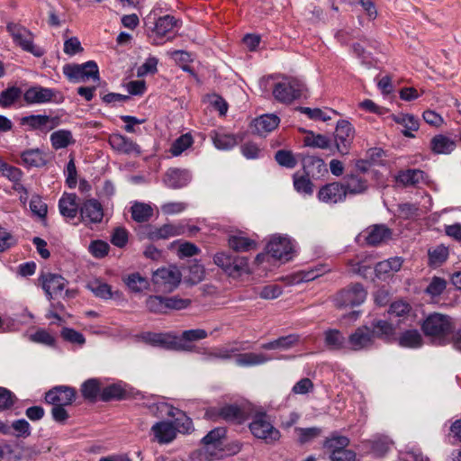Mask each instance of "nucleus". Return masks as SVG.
<instances>
[{
    "label": "nucleus",
    "instance_id": "2eb2a0df",
    "mask_svg": "<svg viewBox=\"0 0 461 461\" xmlns=\"http://www.w3.org/2000/svg\"><path fill=\"white\" fill-rule=\"evenodd\" d=\"M80 221L86 225L99 223L104 217L102 204L96 199H88L79 207Z\"/></svg>",
    "mask_w": 461,
    "mask_h": 461
},
{
    "label": "nucleus",
    "instance_id": "7c9ffc66",
    "mask_svg": "<svg viewBox=\"0 0 461 461\" xmlns=\"http://www.w3.org/2000/svg\"><path fill=\"white\" fill-rule=\"evenodd\" d=\"M273 358L263 353H243L239 354L236 357V364L240 366H253L263 365Z\"/></svg>",
    "mask_w": 461,
    "mask_h": 461
},
{
    "label": "nucleus",
    "instance_id": "c85d7f7f",
    "mask_svg": "<svg viewBox=\"0 0 461 461\" xmlns=\"http://www.w3.org/2000/svg\"><path fill=\"white\" fill-rule=\"evenodd\" d=\"M391 118L397 124L402 125L404 129L402 131V134L408 138H413L414 134L412 131L419 130V120L412 114L409 113H399L392 114Z\"/></svg>",
    "mask_w": 461,
    "mask_h": 461
},
{
    "label": "nucleus",
    "instance_id": "dca6fc26",
    "mask_svg": "<svg viewBox=\"0 0 461 461\" xmlns=\"http://www.w3.org/2000/svg\"><path fill=\"white\" fill-rule=\"evenodd\" d=\"M39 280L49 300L60 294L67 285V281L60 275L49 272L42 273Z\"/></svg>",
    "mask_w": 461,
    "mask_h": 461
},
{
    "label": "nucleus",
    "instance_id": "f257e3e1",
    "mask_svg": "<svg viewBox=\"0 0 461 461\" xmlns=\"http://www.w3.org/2000/svg\"><path fill=\"white\" fill-rule=\"evenodd\" d=\"M454 324L449 316L432 313L422 323L424 334L438 345H445L450 341Z\"/></svg>",
    "mask_w": 461,
    "mask_h": 461
},
{
    "label": "nucleus",
    "instance_id": "0e129e2a",
    "mask_svg": "<svg viewBox=\"0 0 461 461\" xmlns=\"http://www.w3.org/2000/svg\"><path fill=\"white\" fill-rule=\"evenodd\" d=\"M30 209L35 215L41 219L45 218L48 212L47 204L38 195L32 197L30 202Z\"/></svg>",
    "mask_w": 461,
    "mask_h": 461
},
{
    "label": "nucleus",
    "instance_id": "a211bd4d",
    "mask_svg": "<svg viewBox=\"0 0 461 461\" xmlns=\"http://www.w3.org/2000/svg\"><path fill=\"white\" fill-rule=\"evenodd\" d=\"M108 141L112 149L118 153L135 156L141 153L140 147L124 135L113 133L110 135Z\"/></svg>",
    "mask_w": 461,
    "mask_h": 461
},
{
    "label": "nucleus",
    "instance_id": "473e14b6",
    "mask_svg": "<svg viewBox=\"0 0 461 461\" xmlns=\"http://www.w3.org/2000/svg\"><path fill=\"white\" fill-rule=\"evenodd\" d=\"M363 443L370 446L372 452L377 457L384 456L392 446L390 438L382 435H375L372 439L364 441Z\"/></svg>",
    "mask_w": 461,
    "mask_h": 461
},
{
    "label": "nucleus",
    "instance_id": "cd10ccee",
    "mask_svg": "<svg viewBox=\"0 0 461 461\" xmlns=\"http://www.w3.org/2000/svg\"><path fill=\"white\" fill-rule=\"evenodd\" d=\"M456 148V139L438 134L430 140V149L436 154H450Z\"/></svg>",
    "mask_w": 461,
    "mask_h": 461
},
{
    "label": "nucleus",
    "instance_id": "49530a36",
    "mask_svg": "<svg viewBox=\"0 0 461 461\" xmlns=\"http://www.w3.org/2000/svg\"><path fill=\"white\" fill-rule=\"evenodd\" d=\"M22 96V90L18 86H10L0 92V106L8 108L17 102Z\"/></svg>",
    "mask_w": 461,
    "mask_h": 461
},
{
    "label": "nucleus",
    "instance_id": "3c124183",
    "mask_svg": "<svg viewBox=\"0 0 461 461\" xmlns=\"http://www.w3.org/2000/svg\"><path fill=\"white\" fill-rule=\"evenodd\" d=\"M193 143L194 140L190 133L183 134L173 142L170 148V153L174 157H177L190 148Z\"/></svg>",
    "mask_w": 461,
    "mask_h": 461
},
{
    "label": "nucleus",
    "instance_id": "1a4fd4ad",
    "mask_svg": "<svg viewBox=\"0 0 461 461\" xmlns=\"http://www.w3.org/2000/svg\"><path fill=\"white\" fill-rule=\"evenodd\" d=\"M366 297V292L363 285L355 284L342 290L336 296V303L339 307H353L361 304Z\"/></svg>",
    "mask_w": 461,
    "mask_h": 461
},
{
    "label": "nucleus",
    "instance_id": "9d476101",
    "mask_svg": "<svg viewBox=\"0 0 461 461\" xmlns=\"http://www.w3.org/2000/svg\"><path fill=\"white\" fill-rule=\"evenodd\" d=\"M335 143L337 150L341 155H347L349 152L354 140V128L348 121H339L335 131Z\"/></svg>",
    "mask_w": 461,
    "mask_h": 461
},
{
    "label": "nucleus",
    "instance_id": "37998d69",
    "mask_svg": "<svg viewBox=\"0 0 461 461\" xmlns=\"http://www.w3.org/2000/svg\"><path fill=\"white\" fill-rule=\"evenodd\" d=\"M51 145L55 149L67 148L74 142L72 133L67 130L56 131L50 135Z\"/></svg>",
    "mask_w": 461,
    "mask_h": 461
},
{
    "label": "nucleus",
    "instance_id": "79ce46f5",
    "mask_svg": "<svg viewBox=\"0 0 461 461\" xmlns=\"http://www.w3.org/2000/svg\"><path fill=\"white\" fill-rule=\"evenodd\" d=\"M226 436V429L223 427H218L212 429L207 435H205L202 443L209 447L218 448L222 445V439Z\"/></svg>",
    "mask_w": 461,
    "mask_h": 461
},
{
    "label": "nucleus",
    "instance_id": "a19ab883",
    "mask_svg": "<svg viewBox=\"0 0 461 461\" xmlns=\"http://www.w3.org/2000/svg\"><path fill=\"white\" fill-rule=\"evenodd\" d=\"M229 246L235 251H249L256 248V241L240 234L231 235L229 238Z\"/></svg>",
    "mask_w": 461,
    "mask_h": 461
},
{
    "label": "nucleus",
    "instance_id": "4d7b16f0",
    "mask_svg": "<svg viewBox=\"0 0 461 461\" xmlns=\"http://www.w3.org/2000/svg\"><path fill=\"white\" fill-rule=\"evenodd\" d=\"M166 309L168 311H179L186 309L191 304V300L188 298H182L178 295L166 297Z\"/></svg>",
    "mask_w": 461,
    "mask_h": 461
},
{
    "label": "nucleus",
    "instance_id": "7ed1b4c3",
    "mask_svg": "<svg viewBox=\"0 0 461 461\" xmlns=\"http://www.w3.org/2000/svg\"><path fill=\"white\" fill-rule=\"evenodd\" d=\"M267 254L262 253L256 257V262L258 264L263 263L269 255L273 258L284 262L290 260L292 258L294 245L288 237L275 235L267 243Z\"/></svg>",
    "mask_w": 461,
    "mask_h": 461
},
{
    "label": "nucleus",
    "instance_id": "052dcab7",
    "mask_svg": "<svg viewBox=\"0 0 461 461\" xmlns=\"http://www.w3.org/2000/svg\"><path fill=\"white\" fill-rule=\"evenodd\" d=\"M204 276L205 270L203 265L195 261L189 266L187 281L192 285H195L203 281Z\"/></svg>",
    "mask_w": 461,
    "mask_h": 461
},
{
    "label": "nucleus",
    "instance_id": "e2e57ef3",
    "mask_svg": "<svg viewBox=\"0 0 461 461\" xmlns=\"http://www.w3.org/2000/svg\"><path fill=\"white\" fill-rule=\"evenodd\" d=\"M304 143L309 147L326 149L330 146V139L321 134L311 133L305 137Z\"/></svg>",
    "mask_w": 461,
    "mask_h": 461
},
{
    "label": "nucleus",
    "instance_id": "72a5a7b5",
    "mask_svg": "<svg viewBox=\"0 0 461 461\" xmlns=\"http://www.w3.org/2000/svg\"><path fill=\"white\" fill-rule=\"evenodd\" d=\"M153 208L150 204L134 202L131 208V217L137 222L148 221L153 216Z\"/></svg>",
    "mask_w": 461,
    "mask_h": 461
},
{
    "label": "nucleus",
    "instance_id": "ddd939ff",
    "mask_svg": "<svg viewBox=\"0 0 461 461\" xmlns=\"http://www.w3.org/2000/svg\"><path fill=\"white\" fill-rule=\"evenodd\" d=\"M77 392L73 387L59 385L48 391L45 401L51 405L68 406L76 399Z\"/></svg>",
    "mask_w": 461,
    "mask_h": 461
},
{
    "label": "nucleus",
    "instance_id": "6e6d98bb",
    "mask_svg": "<svg viewBox=\"0 0 461 461\" xmlns=\"http://www.w3.org/2000/svg\"><path fill=\"white\" fill-rule=\"evenodd\" d=\"M143 339L148 343L153 346H159L163 348H170L172 341L170 337L167 334L162 333H152L149 332L143 335Z\"/></svg>",
    "mask_w": 461,
    "mask_h": 461
},
{
    "label": "nucleus",
    "instance_id": "680f3d73",
    "mask_svg": "<svg viewBox=\"0 0 461 461\" xmlns=\"http://www.w3.org/2000/svg\"><path fill=\"white\" fill-rule=\"evenodd\" d=\"M295 432L297 434L298 440L300 441V443L305 444V443L312 441L318 436H320L321 429L316 428V427L306 428V429L296 428Z\"/></svg>",
    "mask_w": 461,
    "mask_h": 461
},
{
    "label": "nucleus",
    "instance_id": "6ab92c4d",
    "mask_svg": "<svg viewBox=\"0 0 461 461\" xmlns=\"http://www.w3.org/2000/svg\"><path fill=\"white\" fill-rule=\"evenodd\" d=\"M392 231L385 225H374L358 236V240H364L368 245L376 246L390 240Z\"/></svg>",
    "mask_w": 461,
    "mask_h": 461
},
{
    "label": "nucleus",
    "instance_id": "f704fd0d",
    "mask_svg": "<svg viewBox=\"0 0 461 461\" xmlns=\"http://www.w3.org/2000/svg\"><path fill=\"white\" fill-rule=\"evenodd\" d=\"M101 383L96 378L88 379L81 385L83 397L92 402H95L99 395L101 396Z\"/></svg>",
    "mask_w": 461,
    "mask_h": 461
},
{
    "label": "nucleus",
    "instance_id": "4468645a",
    "mask_svg": "<svg viewBox=\"0 0 461 461\" xmlns=\"http://www.w3.org/2000/svg\"><path fill=\"white\" fill-rule=\"evenodd\" d=\"M374 343V332L367 326H361L352 332L348 339V349L359 351L369 348Z\"/></svg>",
    "mask_w": 461,
    "mask_h": 461
},
{
    "label": "nucleus",
    "instance_id": "13d9d810",
    "mask_svg": "<svg viewBox=\"0 0 461 461\" xmlns=\"http://www.w3.org/2000/svg\"><path fill=\"white\" fill-rule=\"evenodd\" d=\"M276 161L284 167L294 168L297 165V160L290 150L280 149L275 155Z\"/></svg>",
    "mask_w": 461,
    "mask_h": 461
},
{
    "label": "nucleus",
    "instance_id": "774afa93",
    "mask_svg": "<svg viewBox=\"0 0 461 461\" xmlns=\"http://www.w3.org/2000/svg\"><path fill=\"white\" fill-rule=\"evenodd\" d=\"M331 461H357V455L353 450L346 447L340 451H334L330 455Z\"/></svg>",
    "mask_w": 461,
    "mask_h": 461
},
{
    "label": "nucleus",
    "instance_id": "69168bd1",
    "mask_svg": "<svg viewBox=\"0 0 461 461\" xmlns=\"http://www.w3.org/2000/svg\"><path fill=\"white\" fill-rule=\"evenodd\" d=\"M62 338L73 344L83 345L86 342L85 337L82 333L70 329V328H63L61 330Z\"/></svg>",
    "mask_w": 461,
    "mask_h": 461
},
{
    "label": "nucleus",
    "instance_id": "a878e982",
    "mask_svg": "<svg viewBox=\"0 0 461 461\" xmlns=\"http://www.w3.org/2000/svg\"><path fill=\"white\" fill-rule=\"evenodd\" d=\"M79 207L75 194H64L59 201V212L67 221L76 218Z\"/></svg>",
    "mask_w": 461,
    "mask_h": 461
},
{
    "label": "nucleus",
    "instance_id": "f03ea898",
    "mask_svg": "<svg viewBox=\"0 0 461 461\" xmlns=\"http://www.w3.org/2000/svg\"><path fill=\"white\" fill-rule=\"evenodd\" d=\"M249 427L255 438L267 444L278 441L281 437L280 431L274 427L270 417L265 411H255Z\"/></svg>",
    "mask_w": 461,
    "mask_h": 461
},
{
    "label": "nucleus",
    "instance_id": "6e6552de",
    "mask_svg": "<svg viewBox=\"0 0 461 461\" xmlns=\"http://www.w3.org/2000/svg\"><path fill=\"white\" fill-rule=\"evenodd\" d=\"M182 274L180 270L175 267L158 268L154 274L152 280L158 289L164 292H171L181 282Z\"/></svg>",
    "mask_w": 461,
    "mask_h": 461
},
{
    "label": "nucleus",
    "instance_id": "bf43d9fd",
    "mask_svg": "<svg viewBox=\"0 0 461 461\" xmlns=\"http://www.w3.org/2000/svg\"><path fill=\"white\" fill-rule=\"evenodd\" d=\"M300 111L308 115V117L310 119H312V120H320V121H323V122H326V121H329L331 119V116L329 114V113H333V114H336V111L334 110H328V111H323L321 109H319V108H309V107H301L300 108Z\"/></svg>",
    "mask_w": 461,
    "mask_h": 461
},
{
    "label": "nucleus",
    "instance_id": "aec40b11",
    "mask_svg": "<svg viewBox=\"0 0 461 461\" xmlns=\"http://www.w3.org/2000/svg\"><path fill=\"white\" fill-rule=\"evenodd\" d=\"M318 198L326 203H337L345 200L346 194L342 184L333 182L323 185L318 192Z\"/></svg>",
    "mask_w": 461,
    "mask_h": 461
},
{
    "label": "nucleus",
    "instance_id": "9b49d317",
    "mask_svg": "<svg viewBox=\"0 0 461 461\" xmlns=\"http://www.w3.org/2000/svg\"><path fill=\"white\" fill-rule=\"evenodd\" d=\"M303 85L298 80L277 83L273 90L275 98L282 103L289 104L301 96Z\"/></svg>",
    "mask_w": 461,
    "mask_h": 461
},
{
    "label": "nucleus",
    "instance_id": "58836bf2",
    "mask_svg": "<svg viewBox=\"0 0 461 461\" xmlns=\"http://www.w3.org/2000/svg\"><path fill=\"white\" fill-rule=\"evenodd\" d=\"M298 342V336L291 334L288 336L281 337L276 340L264 343L260 346L261 348L271 349H288Z\"/></svg>",
    "mask_w": 461,
    "mask_h": 461
},
{
    "label": "nucleus",
    "instance_id": "c03bdc74",
    "mask_svg": "<svg viewBox=\"0 0 461 461\" xmlns=\"http://www.w3.org/2000/svg\"><path fill=\"white\" fill-rule=\"evenodd\" d=\"M124 281L128 288L134 293H140L147 290L149 286V280L146 277L141 276L139 273L130 274Z\"/></svg>",
    "mask_w": 461,
    "mask_h": 461
},
{
    "label": "nucleus",
    "instance_id": "a18cd8bd",
    "mask_svg": "<svg viewBox=\"0 0 461 461\" xmlns=\"http://www.w3.org/2000/svg\"><path fill=\"white\" fill-rule=\"evenodd\" d=\"M86 287L96 296L102 299H110L113 295L111 286L101 281L94 279L87 283Z\"/></svg>",
    "mask_w": 461,
    "mask_h": 461
},
{
    "label": "nucleus",
    "instance_id": "5701e85b",
    "mask_svg": "<svg viewBox=\"0 0 461 461\" xmlns=\"http://www.w3.org/2000/svg\"><path fill=\"white\" fill-rule=\"evenodd\" d=\"M155 439L160 444H167L176 437V429L169 421H158L151 427Z\"/></svg>",
    "mask_w": 461,
    "mask_h": 461
},
{
    "label": "nucleus",
    "instance_id": "09e8293b",
    "mask_svg": "<svg viewBox=\"0 0 461 461\" xmlns=\"http://www.w3.org/2000/svg\"><path fill=\"white\" fill-rule=\"evenodd\" d=\"M348 445V438L335 433L327 438L323 443V447L327 448L330 454L334 451H340L347 447Z\"/></svg>",
    "mask_w": 461,
    "mask_h": 461
},
{
    "label": "nucleus",
    "instance_id": "bb28decb",
    "mask_svg": "<svg viewBox=\"0 0 461 461\" xmlns=\"http://www.w3.org/2000/svg\"><path fill=\"white\" fill-rule=\"evenodd\" d=\"M342 186L344 187L346 195L348 194H359L367 190L368 184L366 179L358 174H348L344 177Z\"/></svg>",
    "mask_w": 461,
    "mask_h": 461
},
{
    "label": "nucleus",
    "instance_id": "603ef678",
    "mask_svg": "<svg viewBox=\"0 0 461 461\" xmlns=\"http://www.w3.org/2000/svg\"><path fill=\"white\" fill-rule=\"evenodd\" d=\"M125 390L120 384H112L104 388L101 391V399L104 402L111 400H118L123 397Z\"/></svg>",
    "mask_w": 461,
    "mask_h": 461
},
{
    "label": "nucleus",
    "instance_id": "393cba45",
    "mask_svg": "<svg viewBox=\"0 0 461 461\" xmlns=\"http://www.w3.org/2000/svg\"><path fill=\"white\" fill-rule=\"evenodd\" d=\"M328 271L329 269H327L326 267L319 266L309 270H303L298 273L293 274L291 276H286L285 279L286 280L288 285H294L303 282L312 281Z\"/></svg>",
    "mask_w": 461,
    "mask_h": 461
},
{
    "label": "nucleus",
    "instance_id": "f3484780",
    "mask_svg": "<svg viewBox=\"0 0 461 461\" xmlns=\"http://www.w3.org/2000/svg\"><path fill=\"white\" fill-rule=\"evenodd\" d=\"M154 27L152 29L153 43L156 45L162 43V39L167 37V40L172 39L170 33L176 25V20L173 16L164 15L159 17L156 22H152Z\"/></svg>",
    "mask_w": 461,
    "mask_h": 461
},
{
    "label": "nucleus",
    "instance_id": "412c9836",
    "mask_svg": "<svg viewBox=\"0 0 461 461\" xmlns=\"http://www.w3.org/2000/svg\"><path fill=\"white\" fill-rule=\"evenodd\" d=\"M21 124L27 127L30 131L40 130L49 131L57 125V122L55 118L46 114H32L23 117Z\"/></svg>",
    "mask_w": 461,
    "mask_h": 461
},
{
    "label": "nucleus",
    "instance_id": "5fc2aeb1",
    "mask_svg": "<svg viewBox=\"0 0 461 461\" xmlns=\"http://www.w3.org/2000/svg\"><path fill=\"white\" fill-rule=\"evenodd\" d=\"M166 298L160 295H150L146 300V307L153 313H166Z\"/></svg>",
    "mask_w": 461,
    "mask_h": 461
},
{
    "label": "nucleus",
    "instance_id": "c756f323",
    "mask_svg": "<svg viewBox=\"0 0 461 461\" xmlns=\"http://www.w3.org/2000/svg\"><path fill=\"white\" fill-rule=\"evenodd\" d=\"M280 122L275 114H264L253 121L255 131L259 135H265L275 130Z\"/></svg>",
    "mask_w": 461,
    "mask_h": 461
},
{
    "label": "nucleus",
    "instance_id": "4be33fe9",
    "mask_svg": "<svg viewBox=\"0 0 461 461\" xmlns=\"http://www.w3.org/2000/svg\"><path fill=\"white\" fill-rule=\"evenodd\" d=\"M191 174L188 170L170 168L167 171L163 182L168 188L179 189L189 184Z\"/></svg>",
    "mask_w": 461,
    "mask_h": 461
},
{
    "label": "nucleus",
    "instance_id": "423d86ee",
    "mask_svg": "<svg viewBox=\"0 0 461 461\" xmlns=\"http://www.w3.org/2000/svg\"><path fill=\"white\" fill-rule=\"evenodd\" d=\"M23 100L27 104H59L63 100L59 91L54 88L33 86L23 93Z\"/></svg>",
    "mask_w": 461,
    "mask_h": 461
},
{
    "label": "nucleus",
    "instance_id": "ea45409f",
    "mask_svg": "<svg viewBox=\"0 0 461 461\" xmlns=\"http://www.w3.org/2000/svg\"><path fill=\"white\" fill-rule=\"evenodd\" d=\"M249 272V261L245 257H233L226 274L232 277H239Z\"/></svg>",
    "mask_w": 461,
    "mask_h": 461
},
{
    "label": "nucleus",
    "instance_id": "864d4df0",
    "mask_svg": "<svg viewBox=\"0 0 461 461\" xmlns=\"http://www.w3.org/2000/svg\"><path fill=\"white\" fill-rule=\"evenodd\" d=\"M371 331L374 332L375 338L388 339L393 333V327L386 321H377L373 323Z\"/></svg>",
    "mask_w": 461,
    "mask_h": 461
},
{
    "label": "nucleus",
    "instance_id": "338daca9",
    "mask_svg": "<svg viewBox=\"0 0 461 461\" xmlns=\"http://www.w3.org/2000/svg\"><path fill=\"white\" fill-rule=\"evenodd\" d=\"M429 256L431 263L440 264L447 258L448 249L447 247L439 245L429 250Z\"/></svg>",
    "mask_w": 461,
    "mask_h": 461
},
{
    "label": "nucleus",
    "instance_id": "de8ad7c7",
    "mask_svg": "<svg viewBox=\"0 0 461 461\" xmlns=\"http://www.w3.org/2000/svg\"><path fill=\"white\" fill-rule=\"evenodd\" d=\"M424 177V172L419 169H407L401 171L396 180L404 185H414L420 183Z\"/></svg>",
    "mask_w": 461,
    "mask_h": 461
},
{
    "label": "nucleus",
    "instance_id": "2f4dec72",
    "mask_svg": "<svg viewBox=\"0 0 461 461\" xmlns=\"http://www.w3.org/2000/svg\"><path fill=\"white\" fill-rule=\"evenodd\" d=\"M324 342L330 350L348 349V340L339 330H328L324 332Z\"/></svg>",
    "mask_w": 461,
    "mask_h": 461
},
{
    "label": "nucleus",
    "instance_id": "b1692460",
    "mask_svg": "<svg viewBox=\"0 0 461 461\" xmlns=\"http://www.w3.org/2000/svg\"><path fill=\"white\" fill-rule=\"evenodd\" d=\"M303 173L312 178H320L328 173L323 159L314 156H305L303 158Z\"/></svg>",
    "mask_w": 461,
    "mask_h": 461
},
{
    "label": "nucleus",
    "instance_id": "39448f33",
    "mask_svg": "<svg viewBox=\"0 0 461 461\" xmlns=\"http://www.w3.org/2000/svg\"><path fill=\"white\" fill-rule=\"evenodd\" d=\"M249 415V411L246 405L240 407L236 404H226L220 408H210L205 412V416L210 420H223L236 423L243 422L248 419Z\"/></svg>",
    "mask_w": 461,
    "mask_h": 461
},
{
    "label": "nucleus",
    "instance_id": "4c0bfd02",
    "mask_svg": "<svg viewBox=\"0 0 461 461\" xmlns=\"http://www.w3.org/2000/svg\"><path fill=\"white\" fill-rule=\"evenodd\" d=\"M21 158L23 163L29 167H39L46 164L45 157L39 149H27L21 154Z\"/></svg>",
    "mask_w": 461,
    "mask_h": 461
},
{
    "label": "nucleus",
    "instance_id": "8fccbe9b",
    "mask_svg": "<svg viewBox=\"0 0 461 461\" xmlns=\"http://www.w3.org/2000/svg\"><path fill=\"white\" fill-rule=\"evenodd\" d=\"M399 343L405 348H419L422 344V338L418 330H410L401 335Z\"/></svg>",
    "mask_w": 461,
    "mask_h": 461
},
{
    "label": "nucleus",
    "instance_id": "c9c22d12",
    "mask_svg": "<svg viewBox=\"0 0 461 461\" xmlns=\"http://www.w3.org/2000/svg\"><path fill=\"white\" fill-rule=\"evenodd\" d=\"M213 144L216 149L228 150L235 147L239 140L233 134H228L221 131H215L212 135Z\"/></svg>",
    "mask_w": 461,
    "mask_h": 461
},
{
    "label": "nucleus",
    "instance_id": "20e7f679",
    "mask_svg": "<svg viewBox=\"0 0 461 461\" xmlns=\"http://www.w3.org/2000/svg\"><path fill=\"white\" fill-rule=\"evenodd\" d=\"M63 73L73 83H85L90 79L99 80V69L95 61L83 64H68L63 68Z\"/></svg>",
    "mask_w": 461,
    "mask_h": 461
},
{
    "label": "nucleus",
    "instance_id": "e433bc0d",
    "mask_svg": "<svg viewBox=\"0 0 461 461\" xmlns=\"http://www.w3.org/2000/svg\"><path fill=\"white\" fill-rule=\"evenodd\" d=\"M310 178L311 176H308L304 173H294L293 176V182L295 191L303 195H312L313 193V184Z\"/></svg>",
    "mask_w": 461,
    "mask_h": 461
},
{
    "label": "nucleus",
    "instance_id": "f8f14e48",
    "mask_svg": "<svg viewBox=\"0 0 461 461\" xmlns=\"http://www.w3.org/2000/svg\"><path fill=\"white\" fill-rule=\"evenodd\" d=\"M158 410L160 412H165L167 416L174 418V421L172 423L176 429V433L179 432L186 434L193 430L192 420L182 411L174 408L166 402H160L158 405Z\"/></svg>",
    "mask_w": 461,
    "mask_h": 461
},
{
    "label": "nucleus",
    "instance_id": "0eeeda50",
    "mask_svg": "<svg viewBox=\"0 0 461 461\" xmlns=\"http://www.w3.org/2000/svg\"><path fill=\"white\" fill-rule=\"evenodd\" d=\"M6 29L11 34L14 43L20 46L23 50L32 53L36 57L42 55V51L33 44L32 33L25 27L16 23H9Z\"/></svg>",
    "mask_w": 461,
    "mask_h": 461
}]
</instances>
